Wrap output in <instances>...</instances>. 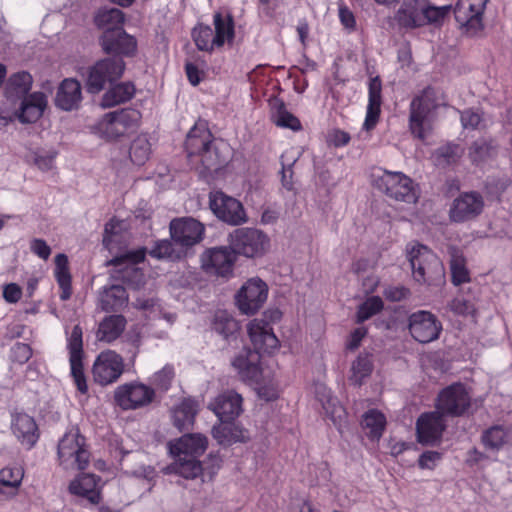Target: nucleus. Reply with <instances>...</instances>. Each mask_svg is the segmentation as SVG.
<instances>
[{
    "label": "nucleus",
    "instance_id": "nucleus-1",
    "mask_svg": "<svg viewBox=\"0 0 512 512\" xmlns=\"http://www.w3.org/2000/svg\"><path fill=\"white\" fill-rule=\"evenodd\" d=\"M282 316L279 309H269L263 313L262 318H255L247 324L248 336L254 349H243L232 361V366L244 382L255 384L260 382L261 353L273 354L279 348L280 342L272 324L279 322Z\"/></svg>",
    "mask_w": 512,
    "mask_h": 512
},
{
    "label": "nucleus",
    "instance_id": "nucleus-2",
    "mask_svg": "<svg viewBox=\"0 0 512 512\" xmlns=\"http://www.w3.org/2000/svg\"><path fill=\"white\" fill-rule=\"evenodd\" d=\"M443 95L428 86L414 96L409 104L408 128L413 138L425 141L433 131L437 110L443 105Z\"/></svg>",
    "mask_w": 512,
    "mask_h": 512
},
{
    "label": "nucleus",
    "instance_id": "nucleus-3",
    "mask_svg": "<svg viewBox=\"0 0 512 512\" xmlns=\"http://www.w3.org/2000/svg\"><path fill=\"white\" fill-rule=\"evenodd\" d=\"M214 136L208 127L205 120L199 119L195 122L194 126L189 130L185 140V151L187 157L192 160V157H200L202 169L200 174H206L212 171H217L221 167L218 154L212 150Z\"/></svg>",
    "mask_w": 512,
    "mask_h": 512
},
{
    "label": "nucleus",
    "instance_id": "nucleus-4",
    "mask_svg": "<svg viewBox=\"0 0 512 512\" xmlns=\"http://www.w3.org/2000/svg\"><path fill=\"white\" fill-rule=\"evenodd\" d=\"M412 275L418 283L437 285L444 279V267L439 257L427 246L415 244L408 250Z\"/></svg>",
    "mask_w": 512,
    "mask_h": 512
},
{
    "label": "nucleus",
    "instance_id": "nucleus-5",
    "mask_svg": "<svg viewBox=\"0 0 512 512\" xmlns=\"http://www.w3.org/2000/svg\"><path fill=\"white\" fill-rule=\"evenodd\" d=\"M141 119L138 110L124 108L106 113L96 124L97 132L107 140L126 136L137 130Z\"/></svg>",
    "mask_w": 512,
    "mask_h": 512
},
{
    "label": "nucleus",
    "instance_id": "nucleus-6",
    "mask_svg": "<svg viewBox=\"0 0 512 512\" xmlns=\"http://www.w3.org/2000/svg\"><path fill=\"white\" fill-rule=\"evenodd\" d=\"M59 464L65 470H85L90 452L85 447V438L79 431H70L60 439L57 450Z\"/></svg>",
    "mask_w": 512,
    "mask_h": 512
},
{
    "label": "nucleus",
    "instance_id": "nucleus-7",
    "mask_svg": "<svg viewBox=\"0 0 512 512\" xmlns=\"http://www.w3.org/2000/svg\"><path fill=\"white\" fill-rule=\"evenodd\" d=\"M374 186L389 198L405 203H415L417 191L412 179L402 172L384 170L374 178Z\"/></svg>",
    "mask_w": 512,
    "mask_h": 512
},
{
    "label": "nucleus",
    "instance_id": "nucleus-8",
    "mask_svg": "<svg viewBox=\"0 0 512 512\" xmlns=\"http://www.w3.org/2000/svg\"><path fill=\"white\" fill-rule=\"evenodd\" d=\"M471 406V397L465 385L461 382L452 383L443 388L436 399L435 408L441 414L451 417H460Z\"/></svg>",
    "mask_w": 512,
    "mask_h": 512
},
{
    "label": "nucleus",
    "instance_id": "nucleus-9",
    "mask_svg": "<svg viewBox=\"0 0 512 512\" xmlns=\"http://www.w3.org/2000/svg\"><path fill=\"white\" fill-rule=\"evenodd\" d=\"M125 69L126 63L122 59L106 57L98 60L89 68L87 90L90 93L100 92L106 84L119 80Z\"/></svg>",
    "mask_w": 512,
    "mask_h": 512
},
{
    "label": "nucleus",
    "instance_id": "nucleus-10",
    "mask_svg": "<svg viewBox=\"0 0 512 512\" xmlns=\"http://www.w3.org/2000/svg\"><path fill=\"white\" fill-rule=\"evenodd\" d=\"M269 245V238L255 228H238L230 234V248L248 258L261 256Z\"/></svg>",
    "mask_w": 512,
    "mask_h": 512
},
{
    "label": "nucleus",
    "instance_id": "nucleus-11",
    "mask_svg": "<svg viewBox=\"0 0 512 512\" xmlns=\"http://www.w3.org/2000/svg\"><path fill=\"white\" fill-rule=\"evenodd\" d=\"M99 45L112 59L134 57L137 53L138 43L134 36L128 34L124 28L108 29L99 37Z\"/></svg>",
    "mask_w": 512,
    "mask_h": 512
},
{
    "label": "nucleus",
    "instance_id": "nucleus-12",
    "mask_svg": "<svg viewBox=\"0 0 512 512\" xmlns=\"http://www.w3.org/2000/svg\"><path fill=\"white\" fill-rule=\"evenodd\" d=\"M82 336V328L79 325H75L67 338V349L69 351L70 375L73 383L78 392L86 394L88 392V384L84 371Z\"/></svg>",
    "mask_w": 512,
    "mask_h": 512
},
{
    "label": "nucleus",
    "instance_id": "nucleus-13",
    "mask_svg": "<svg viewBox=\"0 0 512 512\" xmlns=\"http://www.w3.org/2000/svg\"><path fill=\"white\" fill-rule=\"evenodd\" d=\"M209 206L213 214L227 224L236 226L247 220L242 203L221 190L210 192Z\"/></svg>",
    "mask_w": 512,
    "mask_h": 512
},
{
    "label": "nucleus",
    "instance_id": "nucleus-14",
    "mask_svg": "<svg viewBox=\"0 0 512 512\" xmlns=\"http://www.w3.org/2000/svg\"><path fill=\"white\" fill-rule=\"evenodd\" d=\"M488 0H458L454 7L456 22L464 33L474 36L482 31L483 14Z\"/></svg>",
    "mask_w": 512,
    "mask_h": 512
},
{
    "label": "nucleus",
    "instance_id": "nucleus-15",
    "mask_svg": "<svg viewBox=\"0 0 512 512\" xmlns=\"http://www.w3.org/2000/svg\"><path fill=\"white\" fill-rule=\"evenodd\" d=\"M268 297V286L259 278L249 279L237 292L235 300L242 314L253 315Z\"/></svg>",
    "mask_w": 512,
    "mask_h": 512
},
{
    "label": "nucleus",
    "instance_id": "nucleus-16",
    "mask_svg": "<svg viewBox=\"0 0 512 512\" xmlns=\"http://www.w3.org/2000/svg\"><path fill=\"white\" fill-rule=\"evenodd\" d=\"M154 397L153 388L138 382L120 385L114 393L116 404L123 410H135L147 406Z\"/></svg>",
    "mask_w": 512,
    "mask_h": 512
},
{
    "label": "nucleus",
    "instance_id": "nucleus-17",
    "mask_svg": "<svg viewBox=\"0 0 512 512\" xmlns=\"http://www.w3.org/2000/svg\"><path fill=\"white\" fill-rule=\"evenodd\" d=\"M124 372L123 358L113 350L102 351L92 368L94 381L101 386L116 382Z\"/></svg>",
    "mask_w": 512,
    "mask_h": 512
},
{
    "label": "nucleus",
    "instance_id": "nucleus-18",
    "mask_svg": "<svg viewBox=\"0 0 512 512\" xmlns=\"http://www.w3.org/2000/svg\"><path fill=\"white\" fill-rule=\"evenodd\" d=\"M484 199L478 192H463L455 198L449 209V218L455 223H464L477 218L483 211Z\"/></svg>",
    "mask_w": 512,
    "mask_h": 512
},
{
    "label": "nucleus",
    "instance_id": "nucleus-19",
    "mask_svg": "<svg viewBox=\"0 0 512 512\" xmlns=\"http://www.w3.org/2000/svg\"><path fill=\"white\" fill-rule=\"evenodd\" d=\"M409 332L419 343H429L438 339L442 324L429 311H417L409 316Z\"/></svg>",
    "mask_w": 512,
    "mask_h": 512
},
{
    "label": "nucleus",
    "instance_id": "nucleus-20",
    "mask_svg": "<svg viewBox=\"0 0 512 512\" xmlns=\"http://www.w3.org/2000/svg\"><path fill=\"white\" fill-rule=\"evenodd\" d=\"M445 417L440 411L422 413L416 422L417 441L422 445H434L439 442L446 429Z\"/></svg>",
    "mask_w": 512,
    "mask_h": 512
},
{
    "label": "nucleus",
    "instance_id": "nucleus-21",
    "mask_svg": "<svg viewBox=\"0 0 512 512\" xmlns=\"http://www.w3.org/2000/svg\"><path fill=\"white\" fill-rule=\"evenodd\" d=\"M204 232V225L194 218H178L170 222L171 238L184 247L199 243L203 239Z\"/></svg>",
    "mask_w": 512,
    "mask_h": 512
},
{
    "label": "nucleus",
    "instance_id": "nucleus-22",
    "mask_svg": "<svg viewBox=\"0 0 512 512\" xmlns=\"http://www.w3.org/2000/svg\"><path fill=\"white\" fill-rule=\"evenodd\" d=\"M11 431L21 445L27 449H32L40 437L35 419L18 409L11 411Z\"/></svg>",
    "mask_w": 512,
    "mask_h": 512
},
{
    "label": "nucleus",
    "instance_id": "nucleus-23",
    "mask_svg": "<svg viewBox=\"0 0 512 512\" xmlns=\"http://www.w3.org/2000/svg\"><path fill=\"white\" fill-rule=\"evenodd\" d=\"M235 261L236 254L233 249L227 247L211 248L202 258L205 271L222 277L232 274Z\"/></svg>",
    "mask_w": 512,
    "mask_h": 512
},
{
    "label": "nucleus",
    "instance_id": "nucleus-24",
    "mask_svg": "<svg viewBox=\"0 0 512 512\" xmlns=\"http://www.w3.org/2000/svg\"><path fill=\"white\" fill-rule=\"evenodd\" d=\"M242 396L233 390L219 394L208 406L219 420H236L242 413Z\"/></svg>",
    "mask_w": 512,
    "mask_h": 512
},
{
    "label": "nucleus",
    "instance_id": "nucleus-25",
    "mask_svg": "<svg viewBox=\"0 0 512 512\" xmlns=\"http://www.w3.org/2000/svg\"><path fill=\"white\" fill-rule=\"evenodd\" d=\"M220 423L212 428V436L219 445L231 446L235 443L249 441V432L235 420H219Z\"/></svg>",
    "mask_w": 512,
    "mask_h": 512
},
{
    "label": "nucleus",
    "instance_id": "nucleus-26",
    "mask_svg": "<svg viewBox=\"0 0 512 512\" xmlns=\"http://www.w3.org/2000/svg\"><path fill=\"white\" fill-rule=\"evenodd\" d=\"M382 105V81L379 76L369 80L368 84V104L363 128L370 131L376 127L379 122Z\"/></svg>",
    "mask_w": 512,
    "mask_h": 512
},
{
    "label": "nucleus",
    "instance_id": "nucleus-27",
    "mask_svg": "<svg viewBox=\"0 0 512 512\" xmlns=\"http://www.w3.org/2000/svg\"><path fill=\"white\" fill-rule=\"evenodd\" d=\"M208 446V439L200 433H189L181 436L170 445V451L177 457H196L202 455Z\"/></svg>",
    "mask_w": 512,
    "mask_h": 512
},
{
    "label": "nucleus",
    "instance_id": "nucleus-28",
    "mask_svg": "<svg viewBox=\"0 0 512 512\" xmlns=\"http://www.w3.org/2000/svg\"><path fill=\"white\" fill-rule=\"evenodd\" d=\"M199 411V401L193 397H184L171 410L173 425L180 431L190 430Z\"/></svg>",
    "mask_w": 512,
    "mask_h": 512
},
{
    "label": "nucleus",
    "instance_id": "nucleus-29",
    "mask_svg": "<svg viewBox=\"0 0 512 512\" xmlns=\"http://www.w3.org/2000/svg\"><path fill=\"white\" fill-rule=\"evenodd\" d=\"M423 0H404L395 14L397 24L405 29L422 27Z\"/></svg>",
    "mask_w": 512,
    "mask_h": 512
},
{
    "label": "nucleus",
    "instance_id": "nucleus-30",
    "mask_svg": "<svg viewBox=\"0 0 512 512\" xmlns=\"http://www.w3.org/2000/svg\"><path fill=\"white\" fill-rule=\"evenodd\" d=\"M81 100V84L76 79H64L56 94L55 103L57 107L65 111H71L78 107Z\"/></svg>",
    "mask_w": 512,
    "mask_h": 512
},
{
    "label": "nucleus",
    "instance_id": "nucleus-31",
    "mask_svg": "<svg viewBox=\"0 0 512 512\" xmlns=\"http://www.w3.org/2000/svg\"><path fill=\"white\" fill-rule=\"evenodd\" d=\"M47 106L46 96L42 92H34L28 95L22 102L19 120L22 123H34L42 115Z\"/></svg>",
    "mask_w": 512,
    "mask_h": 512
},
{
    "label": "nucleus",
    "instance_id": "nucleus-32",
    "mask_svg": "<svg viewBox=\"0 0 512 512\" xmlns=\"http://www.w3.org/2000/svg\"><path fill=\"white\" fill-rule=\"evenodd\" d=\"M213 24L215 27L213 43L217 48H221L227 42L231 44L235 38V22L230 13L223 15L216 12L213 15Z\"/></svg>",
    "mask_w": 512,
    "mask_h": 512
},
{
    "label": "nucleus",
    "instance_id": "nucleus-33",
    "mask_svg": "<svg viewBox=\"0 0 512 512\" xmlns=\"http://www.w3.org/2000/svg\"><path fill=\"white\" fill-rule=\"evenodd\" d=\"M100 307L106 312H118L128 303V293L121 285L105 287L100 294Z\"/></svg>",
    "mask_w": 512,
    "mask_h": 512
},
{
    "label": "nucleus",
    "instance_id": "nucleus-34",
    "mask_svg": "<svg viewBox=\"0 0 512 512\" xmlns=\"http://www.w3.org/2000/svg\"><path fill=\"white\" fill-rule=\"evenodd\" d=\"M54 277L59 286V297L62 301H67L72 296V276L69 269L68 257L59 253L55 257Z\"/></svg>",
    "mask_w": 512,
    "mask_h": 512
},
{
    "label": "nucleus",
    "instance_id": "nucleus-35",
    "mask_svg": "<svg viewBox=\"0 0 512 512\" xmlns=\"http://www.w3.org/2000/svg\"><path fill=\"white\" fill-rule=\"evenodd\" d=\"M98 480L99 478L94 474L80 475L70 484V491L75 495L87 498L93 504H98L101 499L97 490Z\"/></svg>",
    "mask_w": 512,
    "mask_h": 512
},
{
    "label": "nucleus",
    "instance_id": "nucleus-36",
    "mask_svg": "<svg viewBox=\"0 0 512 512\" xmlns=\"http://www.w3.org/2000/svg\"><path fill=\"white\" fill-rule=\"evenodd\" d=\"M126 319L123 315H110L99 324L97 338L99 341L111 343L118 339L126 327Z\"/></svg>",
    "mask_w": 512,
    "mask_h": 512
},
{
    "label": "nucleus",
    "instance_id": "nucleus-37",
    "mask_svg": "<svg viewBox=\"0 0 512 512\" xmlns=\"http://www.w3.org/2000/svg\"><path fill=\"white\" fill-rule=\"evenodd\" d=\"M211 329L224 339H229L238 332L239 323L227 310L219 309L212 317Z\"/></svg>",
    "mask_w": 512,
    "mask_h": 512
},
{
    "label": "nucleus",
    "instance_id": "nucleus-38",
    "mask_svg": "<svg viewBox=\"0 0 512 512\" xmlns=\"http://www.w3.org/2000/svg\"><path fill=\"white\" fill-rule=\"evenodd\" d=\"M271 119L278 127L290 129L295 132L302 130L300 120L287 110L285 103L281 100H276L273 103Z\"/></svg>",
    "mask_w": 512,
    "mask_h": 512
},
{
    "label": "nucleus",
    "instance_id": "nucleus-39",
    "mask_svg": "<svg viewBox=\"0 0 512 512\" xmlns=\"http://www.w3.org/2000/svg\"><path fill=\"white\" fill-rule=\"evenodd\" d=\"M135 85L132 82H121L112 86L103 96V106L113 107L133 98Z\"/></svg>",
    "mask_w": 512,
    "mask_h": 512
},
{
    "label": "nucleus",
    "instance_id": "nucleus-40",
    "mask_svg": "<svg viewBox=\"0 0 512 512\" xmlns=\"http://www.w3.org/2000/svg\"><path fill=\"white\" fill-rule=\"evenodd\" d=\"M498 146L493 139H478L469 147V158L473 164L480 165L496 157Z\"/></svg>",
    "mask_w": 512,
    "mask_h": 512
},
{
    "label": "nucleus",
    "instance_id": "nucleus-41",
    "mask_svg": "<svg viewBox=\"0 0 512 512\" xmlns=\"http://www.w3.org/2000/svg\"><path fill=\"white\" fill-rule=\"evenodd\" d=\"M386 417L377 409H369L363 415L362 426L369 430L367 436L372 441H378L386 428Z\"/></svg>",
    "mask_w": 512,
    "mask_h": 512
},
{
    "label": "nucleus",
    "instance_id": "nucleus-42",
    "mask_svg": "<svg viewBox=\"0 0 512 512\" xmlns=\"http://www.w3.org/2000/svg\"><path fill=\"white\" fill-rule=\"evenodd\" d=\"M124 13L118 8L101 9L94 18L95 25L104 31L123 28Z\"/></svg>",
    "mask_w": 512,
    "mask_h": 512
},
{
    "label": "nucleus",
    "instance_id": "nucleus-43",
    "mask_svg": "<svg viewBox=\"0 0 512 512\" xmlns=\"http://www.w3.org/2000/svg\"><path fill=\"white\" fill-rule=\"evenodd\" d=\"M320 401L322 402V407L325 410L326 415L331 419L338 430H340L341 425L346 418V411L344 407L339 404L337 398L331 396L330 391L325 393Z\"/></svg>",
    "mask_w": 512,
    "mask_h": 512
},
{
    "label": "nucleus",
    "instance_id": "nucleus-44",
    "mask_svg": "<svg viewBox=\"0 0 512 512\" xmlns=\"http://www.w3.org/2000/svg\"><path fill=\"white\" fill-rule=\"evenodd\" d=\"M451 9V5L437 7L431 5L428 0H423L422 27L429 24L442 25Z\"/></svg>",
    "mask_w": 512,
    "mask_h": 512
},
{
    "label": "nucleus",
    "instance_id": "nucleus-45",
    "mask_svg": "<svg viewBox=\"0 0 512 512\" xmlns=\"http://www.w3.org/2000/svg\"><path fill=\"white\" fill-rule=\"evenodd\" d=\"M192 38L201 51L212 52L216 47L213 43L214 32L208 25L199 24L192 30Z\"/></svg>",
    "mask_w": 512,
    "mask_h": 512
},
{
    "label": "nucleus",
    "instance_id": "nucleus-46",
    "mask_svg": "<svg viewBox=\"0 0 512 512\" xmlns=\"http://www.w3.org/2000/svg\"><path fill=\"white\" fill-rule=\"evenodd\" d=\"M507 430L500 425H495L482 434L481 440L483 445L492 450H499L507 442Z\"/></svg>",
    "mask_w": 512,
    "mask_h": 512
},
{
    "label": "nucleus",
    "instance_id": "nucleus-47",
    "mask_svg": "<svg viewBox=\"0 0 512 512\" xmlns=\"http://www.w3.org/2000/svg\"><path fill=\"white\" fill-rule=\"evenodd\" d=\"M384 308V303L381 297L371 296L368 297L362 304L358 306L356 313V323L361 324L370 319L374 315L380 313Z\"/></svg>",
    "mask_w": 512,
    "mask_h": 512
},
{
    "label": "nucleus",
    "instance_id": "nucleus-48",
    "mask_svg": "<svg viewBox=\"0 0 512 512\" xmlns=\"http://www.w3.org/2000/svg\"><path fill=\"white\" fill-rule=\"evenodd\" d=\"M373 371V362L370 355H359L352 364V376L350 380L355 385H362L363 380L369 377Z\"/></svg>",
    "mask_w": 512,
    "mask_h": 512
},
{
    "label": "nucleus",
    "instance_id": "nucleus-49",
    "mask_svg": "<svg viewBox=\"0 0 512 512\" xmlns=\"http://www.w3.org/2000/svg\"><path fill=\"white\" fill-rule=\"evenodd\" d=\"M151 153V145L147 138L137 137L130 146L129 156L131 161L138 165H144L149 159Z\"/></svg>",
    "mask_w": 512,
    "mask_h": 512
},
{
    "label": "nucleus",
    "instance_id": "nucleus-50",
    "mask_svg": "<svg viewBox=\"0 0 512 512\" xmlns=\"http://www.w3.org/2000/svg\"><path fill=\"white\" fill-rule=\"evenodd\" d=\"M24 476L20 467H4L0 470V485L13 489L15 494L21 485Z\"/></svg>",
    "mask_w": 512,
    "mask_h": 512
},
{
    "label": "nucleus",
    "instance_id": "nucleus-51",
    "mask_svg": "<svg viewBox=\"0 0 512 512\" xmlns=\"http://www.w3.org/2000/svg\"><path fill=\"white\" fill-rule=\"evenodd\" d=\"M450 270L451 281L454 285L459 286L470 281L469 271L466 268V262L462 256L452 257L450 262Z\"/></svg>",
    "mask_w": 512,
    "mask_h": 512
},
{
    "label": "nucleus",
    "instance_id": "nucleus-52",
    "mask_svg": "<svg viewBox=\"0 0 512 512\" xmlns=\"http://www.w3.org/2000/svg\"><path fill=\"white\" fill-rule=\"evenodd\" d=\"M178 473L186 479H194L202 473V465L196 457H179Z\"/></svg>",
    "mask_w": 512,
    "mask_h": 512
},
{
    "label": "nucleus",
    "instance_id": "nucleus-53",
    "mask_svg": "<svg viewBox=\"0 0 512 512\" xmlns=\"http://www.w3.org/2000/svg\"><path fill=\"white\" fill-rule=\"evenodd\" d=\"M148 253L152 258L158 260H173L178 257L173 243L167 239L157 240Z\"/></svg>",
    "mask_w": 512,
    "mask_h": 512
},
{
    "label": "nucleus",
    "instance_id": "nucleus-54",
    "mask_svg": "<svg viewBox=\"0 0 512 512\" xmlns=\"http://www.w3.org/2000/svg\"><path fill=\"white\" fill-rule=\"evenodd\" d=\"M460 157V146L448 143L439 147L435 152V158L439 165H450L456 163Z\"/></svg>",
    "mask_w": 512,
    "mask_h": 512
},
{
    "label": "nucleus",
    "instance_id": "nucleus-55",
    "mask_svg": "<svg viewBox=\"0 0 512 512\" xmlns=\"http://www.w3.org/2000/svg\"><path fill=\"white\" fill-rule=\"evenodd\" d=\"M32 77L28 72H17L10 76L8 87L17 94H25L31 89Z\"/></svg>",
    "mask_w": 512,
    "mask_h": 512
},
{
    "label": "nucleus",
    "instance_id": "nucleus-56",
    "mask_svg": "<svg viewBox=\"0 0 512 512\" xmlns=\"http://www.w3.org/2000/svg\"><path fill=\"white\" fill-rule=\"evenodd\" d=\"M147 250L145 247L138 248L136 250L128 251L125 254L115 256L112 258L108 265L110 266H120L126 263H130L132 265H136L142 263L145 260Z\"/></svg>",
    "mask_w": 512,
    "mask_h": 512
},
{
    "label": "nucleus",
    "instance_id": "nucleus-57",
    "mask_svg": "<svg viewBox=\"0 0 512 512\" xmlns=\"http://www.w3.org/2000/svg\"><path fill=\"white\" fill-rule=\"evenodd\" d=\"M511 185V179L508 176L489 177L485 183V189L489 196L500 200V196Z\"/></svg>",
    "mask_w": 512,
    "mask_h": 512
},
{
    "label": "nucleus",
    "instance_id": "nucleus-58",
    "mask_svg": "<svg viewBox=\"0 0 512 512\" xmlns=\"http://www.w3.org/2000/svg\"><path fill=\"white\" fill-rule=\"evenodd\" d=\"M30 345L22 342L15 343L10 349V359L14 363L25 364L32 357Z\"/></svg>",
    "mask_w": 512,
    "mask_h": 512
},
{
    "label": "nucleus",
    "instance_id": "nucleus-59",
    "mask_svg": "<svg viewBox=\"0 0 512 512\" xmlns=\"http://www.w3.org/2000/svg\"><path fill=\"white\" fill-rule=\"evenodd\" d=\"M173 377H174L173 368L165 366L160 371H158L157 373L154 374L153 384L157 389H159L161 391H167L171 386Z\"/></svg>",
    "mask_w": 512,
    "mask_h": 512
},
{
    "label": "nucleus",
    "instance_id": "nucleus-60",
    "mask_svg": "<svg viewBox=\"0 0 512 512\" xmlns=\"http://www.w3.org/2000/svg\"><path fill=\"white\" fill-rule=\"evenodd\" d=\"M121 224H122V222L120 220L116 219L115 217L111 218L105 224L104 235H103V245L106 248H108V249L111 248V245L113 242V237L119 233V231L121 229Z\"/></svg>",
    "mask_w": 512,
    "mask_h": 512
},
{
    "label": "nucleus",
    "instance_id": "nucleus-61",
    "mask_svg": "<svg viewBox=\"0 0 512 512\" xmlns=\"http://www.w3.org/2000/svg\"><path fill=\"white\" fill-rule=\"evenodd\" d=\"M461 123L464 128L475 130L482 121V115L474 109H465L461 112Z\"/></svg>",
    "mask_w": 512,
    "mask_h": 512
},
{
    "label": "nucleus",
    "instance_id": "nucleus-62",
    "mask_svg": "<svg viewBox=\"0 0 512 512\" xmlns=\"http://www.w3.org/2000/svg\"><path fill=\"white\" fill-rule=\"evenodd\" d=\"M338 16L341 25L348 31L353 32L356 30V18L354 13L346 5H339Z\"/></svg>",
    "mask_w": 512,
    "mask_h": 512
},
{
    "label": "nucleus",
    "instance_id": "nucleus-63",
    "mask_svg": "<svg viewBox=\"0 0 512 512\" xmlns=\"http://www.w3.org/2000/svg\"><path fill=\"white\" fill-rule=\"evenodd\" d=\"M442 459V453L438 451H425L423 452L419 459L418 465L421 469H434L437 462Z\"/></svg>",
    "mask_w": 512,
    "mask_h": 512
},
{
    "label": "nucleus",
    "instance_id": "nucleus-64",
    "mask_svg": "<svg viewBox=\"0 0 512 512\" xmlns=\"http://www.w3.org/2000/svg\"><path fill=\"white\" fill-rule=\"evenodd\" d=\"M450 309L457 315H469L474 311L473 304L461 297L454 298L450 303Z\"/></svg>",
    "mask_w": 512,
    "mask_h": 512
}]
</instances>
